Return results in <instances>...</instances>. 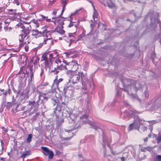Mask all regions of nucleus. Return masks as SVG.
Masks as SVG:
<instances>
[{"label": "nucleus", "mask_w": 161, "mask_h": 161, "mask_svg": "<svg viewBox=\"0 0 161 161\" xmlns=\"http://www.w3.org/2000/svg\"><path fill=\"white\" fill-rule=\"evenodd\" d=\"M26 37L25 40H27L29 43L30 42H34L35 39L40 38L39 40H43V42L39 45L40 47L46 44L47 41L52 39L51 32L47 29L44 30L42 32L39 31L37 30H33L32 31V34L31 35L29 34Z\"/></svg>", "instance_id": "obj_1"}, {"label": "nucleus", "mask_w": 161, "mask_h": 161, "mask_svg": "<svg viewBox=\"0 0 161 161\" xmlns=\"http://www.w3.org/2000/svg\"><path fill=\"white\" fill-rule=\"evenodd\" d=\"M17 26L18 28H20L22 29V33L19 35V48L18 51L23 47L24 45L29 44V42L25 41V40L26 36L30 34L31 30L30 29V25H29L24 24L21 23L19 22L17 25Z\"/></svg>", "instance_id": "obj_2"}, {"label": "nucleus", "mask_w": 161, "mask_h": 161, "mask_svg": "<svg viewBox=\"0 0 161 161\" xmlns=\"http://www.w3.org/2000/svg\"><path fill=\"white\" fill-rule=\"evenodd\" d=\"M58 53L55 52L50 54L48 53H45L42 55L41 61H44L46 67L50 68L52 64V61H55L54 59L58 58Z\"/></svg>", "instance_id": "obj_3"}, {"label": "nucleus", "mask_w": 161, "mask_h": 161, "mask_svg": "<svg viewBox=\"0 0 161 161\" xmlns=\"http://www.w3.org/2000/svg\"><path fill=\"white\" fill-rule=\"evenodd\" d=\"M64 63L66 64L65 69L67 70L66 73L67 75L74 74L79 68V64L74 62Z\"/></svg>", "instance_id": "obj_4"}, {"label": "nucleus", "mask_w": 161, "mask_h": 161, "mask_svg": "<svg viewBox=\"0 0 161 161\" xmlns=\"http://www.w3.org/2000/svg\"><path fill=\"white\" fill-rule=\"evenodd\" d=\"M70 76L72 83L73 84L78 83L80 79V77L82 81L83 77H84L83 72H75L74 74L68 75Z\"/></svg>", "instance_id": "obj_5"}, {"label": "nucleus", "mask_w": 161, "mask_h": 161, "mask_svg": "<svg viewBox=\"0 0 161 161\" xmlns=\"http://www.w3.org/2000/svg\"><path fill=\"white\" fill-rule=\"evenodd\" d=\"M41 148L43 150L42 153L45 156L48 155L49 159L53 158L54 156V153L52 151L49 150V149L46 147H42Z\"/></svg>", "instance_id": "obj_6"}, {"label": "nucleus", "mask_w": 161, "mask_h": 161, "mask_svg": "<svg viewBox=\"0 0 161 161\" xmlns=\"http://www.w3.org/2000/svg\"><path fill=\"white\" fill-rule=\"evenodd\" d=\"M65 20L64 18L62 17H58L55 20L53 21L54 25H57V26H62L64 24V21Z\"/></svg>", "instance_id": "obj_7"}, {"label": "nucleus", "mask_w": 161, "mask_h": 161, "mask_svg": "<svg viewBox=\"0 0 161 161\" xmlns=\"http://www.w3.org/2000/svg\"><path fill=\"white\" fill-rule=\"evenodd\" d=\"M64 69H65V66L63 65H58L57 68H55L54 70L51 71V72H55L54 74H57L59 72L58 70H62Z\"/></svg>", "instance_id": "obj_8"}, {"label": "nucleus", "mask_w": 161, "mask_h": 161, "mask_svg": "<svg viewBox=\"0 0 161 161\" xmlns=\"http://www.w3.org/2000/svg\"><path fill=\"white\" fill-rule=\"evenodd\" d=\"M63 26H57L55 29V31L61 35H64L65 31L63 29Z\"/></svg>", "instance_id": "obj_9"}, {"label": "nucleus", "mask_w": 161, "mask_h": 161, "mask_svg": "<svg viewBox=\"0 0 161 161\" xmlns=\"http://www.w3.org/2000/svg\"><path fill=\"white\" fill-rule=\"evenodd\" d=\"M31 154V152L30 150H26L22 153L21 157V158L24 159L26 157L28 156Z\"/></svg>", "instance_id": "obj_10"}, {"label": "nucleus", "mask_w": 161, "mask_h": 161, "mask_svg": "<svg viewBox=\"0 0 161 161\" xmlns=\"http://www.w3.org/2000/svg\"><path fill=\"white\" fill-rule=\"evenodd\" d=\"M68 2V0H61V3L63 4V9L61 12V14L65 10V7Z\"/></svg>", "instance_id": "obj_11"}, {"label": "nucleus", "mask_w": 161, "mask_h": 161, "mask_svg": "<svg viewBox=\"0 0 161 161\" xmlns=\"http://www.w3.org/2000/svg\"><path fill=\"white\" fill-rule=\"evenodd\" d=\"M64 53L65 54V56L67 58L72 57H73V56H71V55L75 53V51L73 50H71L68 52H65Z\"/></svg>", "instance_id": "obj_12"}, {"label": "nucleus", "mask_w": 161, "mask_h": 161, "mask_svg": "<svg viewBox=\"0 0 161 161\" xmlns=\"http://www.w3.org/2000/svg\"><path fill=\"white\" fill-rule=\"evenodd\" d=\"M73 89L72 86L71 85L65 86L63 89V92L64 93L66 94L68 90H72Z\"/></svg>", "instance_id": "obj_13"}, {"label": "nucleus", "mask_w": 161, "mask_h": 161, "mask_svg": "<svg viewBox=\"0 0 161 161\" xmlns=\"http://www.w3.org/2000/svg\"><path fill=\"white\" fill-rule=\"evenodd\" d=\"M20 96L23 97V99H27L29 97V92H25V91H24L21 93Z\"/></svg>", "instance_id": "obj_14"}, {"label": "nucleus", "mask_w": 161, "mask_h": 161, "mask_svg": "<svg viewBox=\"0 0 161 161\" xmlns=\"http://www.w3.org/2000/svg\"><path fill=\"white\" fill-rule=\"evenodd\" d=\"M17 10L16 9H8L7 10L9 14H12L14 15H17Z\"/></svg>", "instance_id": "obj_15"}, {"label": "nucleus", "mask_w": 161, "mask_h": 161, "mask_svg": "<svg viewBox=\"0 0 161 161\" xmlns=\"http://www.w3.org/2000/svg\"><path fill=\"white\" fill-rule=\"evenodd\" d=\"M63 78H60L58 80H57L56 81H53V85L54 86L55 85L57 87H58L59 83L63 81Z\"/></svg>", "instance_id": "obj_16"}, {"label": "nucleus", "mask_w": 161, "mask_h": 161, "mask_svg": "<svg viewBox=\"0 0 161 161\" xmlns=\"http://www.w3.org/2000/svg\"><path fill=\"white\" fill-rule=\"evenodd\" d=\"M107 5L109 8H115V4L111 1H110V2H108Z\"/></svg>", "instance_id": "obj_17"}, {"label": "nucleus", "mask_w": 161, "mask_h": 161, "mask_svg": "<svg viewBox=\"0 0 161 161\" xmlns=\"http://www.w3.org/2000/svg\"><path fill=\"white\" fill-rule=\"evenodd\" d=\"M30 77L31 81H32L34 79V75L33 72V68L32 67L30 68Z\"/></svg>", "instance_id": "obj_18"}, {"label": "nucleus", "mask_w": 161, "mask_h": 161, "mask_svg": "<svg viewBox=\"0 0 161 161\" xmlns=\"http://www.w3.org/2000/svg\"><path fill=\"white\" fill-rule=\"evenodd\" d=\"M32 136V134H30L28 135L26 139L27 142L30 143L31 142Z\"/></svg>", "instance_id": "obj_19"}, {"label": "nucleus", "mask_w": 161, "mask_h": 161, "mask_svg": "<svg viewBox=\"0 0 161 161\" xmlns=\"http://www.w3.org/2000/svg\"><path fill=\"white\" fill-rule=\"evenodd\" d=\"M29 105H31V106L34 103L35 104V105H36V107L37 110V109L39 105V104L35 102V101H33V102L29 101Z\"/></svg>", "instance_id": "obj_20"}, {"label": "nucleus", "mask_w": 161, "mask_h": 161, "mask_svg": "<svg viewBox=\"0 0 161 161\" xmlns=\"http://www.w3.org/2000/svg\"><path fill=\"white\" fill-rule=\"evenodd\" d=\"M154 161H161V155H158L156 156Z\"/></svg>", "instance_id": "obj_21"}, {"label": "nucleus", "mask_w": 161, "mask_h": 161, "mask_svg": "<svg viewBox=\"0 0 161 161\" xmlns=\"http://www.w3.org/2000/svg\"><path fill=\"white\" fill-rule=\"evenodd\" d=\"M39 16L41 17L39 19V21H43L45 19L47 18V17L45 16L44 15L42 14H40Z\"/></svg>", "instance_id": "obj_22"}, {"label": "nucleus", "mask_w": 161, "mask_h": 161, "mask_svg": "<svg viewBox=\"0 0 161 161\" xmlns=\"http://www.w3.org/2000/svg\"><path fill=\"white\" fill-rule=\"evenodd\" d=\"M33 23L35 24L36 27H38L39 26V24L36 20H33L32 21Z\"/></svg>", "instance_id": "obj_23"}, {"label": "nucleus", "mask_w": 161, "mask_h": 161, "mask_svg": "<svg viewBox=\"0 0 161 161\" xmlns=\"http://www.w3.org/2000/svg\"><path fill=\"white\" fill-rule=\"evenodd\" d=\"M107 0H101L100 1V3L104 6H106V4L105 2H106Z\"/></svg>", "instance_id": "obj_24"}, {"label": "nucleus", "mask_w": 161, "mask_h": 161, "mask_svg": "<svg viewBox=\"0 0 161 161\" xmlns=\"http://www.w3.org/2000/svg\"><path fill=\"white\" fill-rule=\"evenodd\" d=\"M88 117V116L87 115L85 114L83 115L82 116L80 117V119H87Z\"/></svg>", "instance_id": "obj_25"}, {"label": "nucleus", "mask_w": 161, "mask_h": 161, "mask_svg": "<svg viewBox=\"0 0 161 161\" xmlns=\"http://www.w3.org/2000/svg\"><path fill=\"white\" fill-rule=\"evenodd\" d=\"M24 48L26 52H27L28 51L29 49V46L28 44H27L25 46Z\"/></svg>", "instance_id": "obj_26"}, {"label": "nucleus", "mask_w": 161, "mask_h": 161, "mask_svg": "<svg viewBox=\"0 0 161 161\" xmlns=\"http://www.w3.org/2000/svg\"><path fill=\"white\" fill-rule=\"evenodd\" d=\"M156 140L158 143H159L161 142V136H158L156 139Z\"/></svg>", "instance_id": "obj_27"}, {"label": "nucleus", "mask_w": 161, "mask_h": 161, "mask_svg": "<svg viewBox=\"0 0 161 161\" xmlns=\"http://www.w3.org/2000/svg\"><path fill=\"white\" fill-rule=\"evenodd\" d=\"M132 113H131V115H132L133 114H138L139 113L137 111L134 110L131 111Z\"/></svg>", "instance_id": "obj_28"}, {"label": "nucleus", "mask_w": 161, "mask_h": 161, "mask_svg": "<svg viewBox=\"0 0 161 161\" xmlns=\"http://www.w3.org/2000/svg\"><path fill=\"white\" fill-rule=\"evenodd\" d=\"M58 10L57 9L54 10L52 13L53 15L54 16H56Z\"/></svg>", "instance_id": "obj_29"}, {"label": "nucleus", "mask_w": 161, "mask_h": 161, "mask_svg": "<svg viewBox=\"0 0 161 161\" xmlns=\"http://www.w3.org/2000/svg\"><path fill=\"white\" fill-rule=\"evenodd\" d=\"M146 147V150L148 151H151L152 150L151 147Z\"/></svg>", "instance_id": "obj_30"}, {"label": "nucleus", "mask_w": 161, "mask_h": 161, "mask_svg": "<svg viewBox=\"0 0 161 161\" xmlns=\"http://www.w3.org/2000/svg\"><path fill=\"white\" fill-rule=\"evenodd\" d=\"M134 124H130L129 125V128L130 130H132L133 129V126Z\"/></svg>", "instance_id": "obj_31"}, {"label": "nucleus", "mask_w": 161, "mask_h": 161, "mask_svg": "<svg viewBox=\"0 0 161 161\" xmlns=\"http://www.w3.org/2000/svg\"><path fill=\"white\" fill-rule=\"evenodd\" d=\"M98 16V14L97 13H94L93 15V18H97Z\"/></svg>", "instance_id": "obj_32"}, {"label": "nucleus", "mask_w": 161, "mask_h": 161, "mask_svg": "<svg viewBox=\"0 0 161 161\" xmlns=\"http://www.w3.org/2000/svg\"><path fill=\"white\" fill-rule=\"evenodd\" d=\"M56 59V60H55V63H57L58 62L60 63L61 62V60L59 59H58V58H57Z\"/></svg>", "instance_id": "obj_33"}, {"label": "nucleus", "mask_w": 161, "mask_h": 161, "mask_svg": "<svg viewBox=\"0 0 161 161\" xmlns=\"http://www.w3.org/2000/svg\"><path fill=\"white\" fill-rule=\"evenodd\" d=\"M55 153L56 155H59L60 154H61L60 152L58 150H56L55 151Z\"/></svg>", "instance_id": "obj_34"}, {"label": "nucleus", "mask_w": 161, "mask_h": 161, "mask_svg": "<svg viewBox=\"0 0 161 161\" xmlns=\"http://www.w3.org/2000/svg\"><path fill=\"white\" fill-rule=\"evenodd\" d=\"M7 106L8 107H10L12 106V103L11 102H8L7 103Z\"/></svg>", "instance_id": "obj_35"}, {"label": "nucleus", "mask_w": 161, "mask_h": 161, "mask_svg": "<svg viewBox=\"0 0 161 161\" xmlns=\"http://www.w3.org/2000/svg\"><path fill=\"white\" fill-rule=\"evenodd\" d=\"M141 151L142 152H146V147H143L141 149Z\"/></svg>", "instance_id": "obj_36"}, {"label": "nucleus", "mask_w": 161, "mask_h": 161, "mask_svg": "<svg viewBox=\"0 0 161 161\" xmlns=\"http://www.w3.org/2000/svg\"><path fill=\"white\" fill-rule=\"evenodd\" d=\"M0 142H1V146L2 147V149H3V141L2 140H0Z\"/></svg>", "instance_id": "obj_37"}, {"label": "nucleus", "mask_w": 161, "mask_h": 161, "mask_svg": "<svg viewBox=\"0 0 161 161\" xmlns=\"http://www.w3.org/2000/svg\"><path fill=\"white\" fill-rule=\"evenodd\" d=\"M4 23L5 24V25L8 26L9 24V22L6 20L4 21Z\"/></svg>", "instance_id": "obj_38"}, {"label": "nucleus", "mask_w": 161, "mask_h": 161, "mask_svg": "<svg viewBox=\"0 0 161 161\" xmlns=\"http://www.w3.org/2000/svg\"><path fill=\"white\" fill-rule=\"evenodd\" d=\"M46 20L47 22H50L51 21L52 22V21H53V20L51 21V19H47V18L46 19Z\"/></svg>", "instance_id": "obj_39"}, {"label": "nucleus", "mask_w": 161, "mask_h": 161, "mask_svg": "<svg viewBox=\"0 0 161 161\" xmlns=\"http://www.w3.org/2000/svg\"><path fill=\"white\" fill-rule=\"evenodd\" d=\"M8 26H6L4 27V29L5 31H6L8 30V27H7Z\"/></svg>", "instance_id": "obj_40"}, {"label": "nucleus", "mask_w": 161, "mask_h": 161, "mask_svg": "<svg viewBox=\"0 0 161 161\" xmlns=\"http://www.w3.org/2000/svg\"><path fill=\"white\" fill-rule=\"evenodd\" d=\"M72 138V137H66L65 138H64V139L67 140H70L71 138Z\"/></svg>", "instance_id": "obj_41"}, {"label": "nucleus", "mask_w": 161, "mask_h": 161, "mask_svg": "<svg viewBox=\"0 0 161 161\" xmlns=\"http://www.w3.org/2000/svg\"><path fill=\"white\" fill-rule=\"evenodd\" d=\"M73 26V24L72 23H70L69 25L68 26L69 27H71Z\"/></svg>", "instance_id": "obj_42"}, {"label": "nucleus", "mask_w": 161, "mask_h": 161, "mask_svg": "<svg viewBox=\"0 0 161 161\" xmlns=\"http://www.w3.org/2000/svg\"><path fill=\"white\" fill-rule=\"evenodd\" d=\"M15 3L17 5H19V2L17 0L15 1Z\"/></svg>", "instance_id": "obj_43"}, {"label": "nucleus", "mask_w": 161, "mask_h": 161, "mask_svg": "<svg viewBox=\"0 0 161 161\" xmlns=\"http://www.w3.org/2000/svg\"><path fill=\"white\" fill-rule=\"evenodd\" d=\"M58 80V76L57 75L55 77V79L53 81H56V80Z\"/></svg>", "instance_id": "obj_44"}, {"label": "nucleus", "mask_w": 161, "mask_h": 161, "mask_svg": "<svg viewBox=\"0 0 161 161\" xmlns=\"http://www.w3.org/2000/svg\"><path fill=\"white\" fill-rule=\"evenodd\" d=\"M2 23H0V31H1L2 29Z\"/></svg>", "instance_id": "obj_45"}, {"label": "nucleus", "mask_w": 161, "mask_h": 161, "mask_svg": "<svg viewBox=\"0 0 161 161\" xmlns=\"http://www.w3.org/2000/svg\"><path fill=\"white\" fill-rule=\"evenodd\" d=\"M144 141L145 142H147L148 141V138L147 137H146L144 139Z\"/></svg>", "instance_id": "obj_46"}, {"label": "nucleus", "mask_w": 161, "mask_h": 161, "mask_svg": "<svg viewBox=\"0 0 161 161\" xmlns=\"http://www.w3.org/2000/svg\"><path fill=\"white\" fill-rule=\"evenodd\" d=\"M31 107L33 108V107L36 108V105H35V104H33L31 105Z\"/></svg>", "instance_id": "obj_47"}, {"label": "nucleus", "mask_w": 161, "mask_h": 161, "mask_svg": "<svg viewBox=\"0 0 161 161\" xmlns=\"http://www.w3.org/2000/svg\"><path fill=\"white\" fill-rule=\"evenodd\" d=\"M3 94H4L5 96H6L7 94V91H6L5 92L3 93Z\"/></svg>", "instance_id": "obj_48"}, {"label": "nucleus", "mask_w": 161, "mask_h": 161, "mask_svg": "<svg viewBox=\"0 0 161 161\" xmlns=\"http://www.w3.org/2000/svg\"><path fill=\"white\" fill-rule=\"evenodd\" d=\"M121 159L122 160V161H125V158L124 157H122L121 158Z\"/></svg>", "instance_id": "obj_49"}, {"label": "nucleus", "mask_w": 161, "mask_h": 161, "mask_svg": "<svg viewBox=\"0 0 161 161\" xmlns=\"http://www.w3.org/2000/svg\"><path fill=\"white\" fill-rule=\"evenodd\" d=\"M9 59V58H8V59L7 60H5L4 61V62H3V64H4L6 63L7 61Z\"/></svg>", "instance_id": "obj_50"}, {"label": "nucleus", "mask_w": 161, "mask_h": 161, "mask_svg": "<svg viewBox=\"0 0 161 161\" xmlns=\"http://www.w3.org/2000/svg\"><path fill=\"white\" fill-rule=\"evenodd\" d=\"M0 159L2 160H5L6 158H0Z\"/></svg>", "instance_id": "obj_51"}, {"label": "nucleus", "mask_w": 161, "mask_h": 161, "mask_svg": "<svg viewBox=\"0 0 161 161\" xmlns=\"http://www.w3.org/2000/svg\"><path fill=\"white\" fill-rule=\"evenodd\" d=\"M55 0H53V1H51V0H50V1H51L52 2L51 4H52L53 3L55 2Z\"/></svg>", "instance_id": "obj_52"}, {"label": "nucleus", "mask_w": 161, "mask_h": 161, "mask_svg": "<svg viewBox=\"0 0 161 161\" xmlns=\"http://www.w3.org/2000/svg\"><path fill=\"white\" fill-rule=\"evenodd\" d=\"M75 14H71V16H70V18L71 19H72V16L73 15H75Z\"/></svg>", "instance_id": "obj_53"}, {"label": "nucleus", "mask_w": 161, "mask_h": 161, "mask_svg": "<svg viewBox=\"0 0 161 161\" xmlns=\"http://www.w3.org/2000/svg\"><path fill=\"white\" fill-rule=\"evenodd\" d=\"M69 37L70 38L71 37H73V36L71 35H70L69 36Z\"/></svg>", "instance_id": "obj_54"}, {"label": "nucleus", "mask_w": 161, "mask_h": 161, "mask_svg": "<svg viewBox=\"0 0 161 161\" xmlns=\"http://www.w3.org/2000/svg\"><path fill=\"white\" fill-rule=\"evenodd\" d=\"M148 137L150 138L151 137V135L150 134L148 135Z\"/></svg>", "instance_id": "obj_55"}, {"label": "nucleus", "mask_w": 161, "mask_h": 161, "mask_svg": "<svg viewBox=\"0 0 161 161\" xmlns=\"http://www.w3.org/2000/svg\"><path fill=\"white\" fill-rule=\"evenodd\" d=\"M0 91H1V92H3L4 91V89H3V90H0Z\"/></svg>", "instance_id": "obj_56"}, {"label": "nucleus", "mask_w": 161, "mask_h": 161, "mask_svg": "<svg viewBox=\"0 0 161 161\" xmlns=\"http://www.w3.org/2000/svg\"><path fill=\"white\" fill-rule=\"evenodd\" d=\"M57 161H63L61 159H59V160H58Z\"/></svg>", "instance_id": "obj_57"}, {"label": "nucleus", "mask_w": 161, "mask_h": 161, "mask_svg": "<svg viewBox=\"0 0 161 161\" xmlns=\"http://www.w3.org/2000/svg\"><path fill=\"white\" fill-rule=\"evenodd\" d=\"M71 42H70V43H69V46H70V45H71Z\"/></svg>", "instance_id": "obj_58"}, {"label": "nucleus", "mask_w": 161, "mask_h": 161, "mask_svg": "<svg viewBox=\"0 0 161 161\" xmlns=\"http://www.w3.org/2000/svg\"><path fill=\"white\" fill-rule=\"evenodd\" d=\"M73 39V38H71V39H70V40L71 41L72 39Z\"/></svg>", "instance_id": "obj_59"}, {"label": "nucleus", "mask_w": 161, "mask_h": 161, "mask_svg": "<svg viewBox=\"0 0 161 161\" xmlns=\"http://www.w3.org/2000/svg\"><path fill=\"white\" fill-rule=\"evenodd\" d=\"M82 85H83V82H82Z\"/></svg>", "instance_id": "obj_60"}]
</instances>
